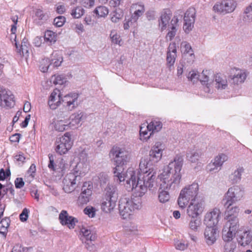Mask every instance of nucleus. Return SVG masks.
Instances as JSON below:
<instances>
[{"label": "nucleus", "instance_id": "9", "mask_svg": "<svg viewBox=\"0 0 252 252\" xmlns=\"http://www.w3.org/2000/svg\"><path fill=\"white\" fill-rule=\"evenodd\" d=\"M240 230V224L226 221L222 230V238L224 242H233L232 240Z\"/></svg>", "mask_w": 252, "mask_h": 252}, {"label": "nucleus", "instance_id": "19", "mask_svg": "<svg viewBox=\"0 0 252 252\" xmlns=\"http://www.w3.org/2000/svg\"><path fill=\"white\" fill-rule=\"evenodd\" d=\"M195 9L193 7H189L185 14L184 29L186 32L191 30L195 21Z\"/></svg>", "mask_w": 252, "mask_h": 252}, {"label": "nucleus", "instance_id": "34", "mask_svg": "<svg viewBox=\"0 0 252 252\" xmlns=\"http://www.w3.org/2000/svg\"><path fill=\"white\" fill-rule=\"evenodd\" d=\"M81 160H82L81 163L83 166L82 170L80 171V174H81V172L82 174H85L88 172L89 169V161L88 160L87 154L85 150L80 153V162H81Z\"/></svg>", "mask_w": 252, "mask_h": 252}, {"label": "nucleus", "instance_id": "58", "mask_svg": "<svg viewBox=\"0 0 252 252\" xmlns=\"http://www.w3.org/2000/svg\"><path fill=\"white\" fill-rule=\"evenodd\" d=\"M94 241V240H89L85 241L86 249L91 252H95L97 250L96 246L92 243V241Z\"/></svg>", "mask_w": 252, "mask_h": 252}, {"label": "nucleus", "instance_id": "60", "mask_svg": "<svg viewBox=\"0 0 252 252\" xmlns=\"http://www.w3.org/2000/svg\"><path fill=\"white\" fill-rule=\"evenodd\" d=\"M35 20H44L45 19V15L44 14L42 10L37 9L35 11Z\"/></svg>", "mask_w": 252, "mask_h": 252}, {"label": "nucleus", "instance_id": "54", "mask_svg": "<svg viewBox=\"0 0 252 252\" xmlns=\"http://www.w3.org/2000/svg\"><path fill=\"white\" fill-rule=\"evenodd\" d=\"M91 195H87L83 192L80 193V203L84 204L89 202L91 199Z\"/></svg>", "mask_w": 252, "mask_h": 252}, {"label": "nucleus", "instance_id": "18", "mask_svg": "<svg viewBox=\"0 0 252 252\" xmlns=\"http://www.w3.org/2000/svg\"><path fill=\"white\" fill-rule=\"evenodd\" d=\"M59 219L62 225L66 226L70 229H73L75 224L78 222V220L69 216L65 210H62L59 214Z\"/></svg>", "mask_w": 252, "mask_h": 252}, {"label": "nucleus", "instance_id": "12", "mask_svg": "<svg viewBox=\"0 0 252 252\" xmlns=\"http://www.w3.org/2000/svg\"><path fill=\"white\" fill-rule=\"evenodd\" d=\"M204 202L202 198L191 201L187 209L188 215L189 217H197L200 215L204 210Z\"/></svg>", "mask_w": 252, "mask_h": 252}, {"label": "nucleus", "instance_id": "47", "mask_svg": "<svg viewBox=\"0 0 252 252\" xmlns=\"http://www.w3.org/2000/svg\"><path fill=\"white\" fill-rule=\"evenodd\" d=\"M110 37L111 38V41L113 43L120 45V42L121 41V37L116 31L112 30L111 31Z\"/></svg>", "mask_w": 252, "mask_h": 252}, {"label": "nucleus", "instance_id": "44", "mask_svg": "<svg viewBox=\"0 0 252 252\" xmlns=\"http://www.w3.org/2000/svg\"><path fill=\"white\" fill-rule=\"evenodd\" d=\"M124 15L123 11L121 9H116L111 16V20L113 23H118L122 19Z\"/></svg>", "mask_w": 252, "mask_h": 252}, {"label": "nucleus", "instance_id": "15", "mask_svg": "<svg viewBox=\"0 0 252 252\" xmlns=\"http://www.w3.org/2000/svg\"><path fill=\"white\" fill-rule=\"evenodd\" d=\"M221 212L219 209L214 208L210 212L207 213L204 219V224L207 227H214L220 220Z\"/></svg>", "mask_w": 252, "mask_h": 252}, {"label": "nucleus", "instance_id": "37", "mask_svg": "<svg viewBox=\"0 0 252 252\" xmlns=\"http://www.w3.org/2000/svg\"><path fill=\"white\" fill-rule=\"evenodd\" d=\"M190 218L191 219L189 222V227L193 231H197L201 225V220L197 217Z\"/></svg>", "mask_w": 252, "mask_h": 252}, {"label": "nucleus", "instance_id": "52", "mask_svg": "<svg viewBox=\"0 0 252 252\" xmlns=\"http://www.w3.org/2000/svg\"><path fill=\"white\" fill-rule=\"evenodd\" d=\"M200 74L195 70L190 71L188 75V78L189 81L195 82L199 80Z\"/></svg>", "mask_w": 252, "mask_h": 252}, {"label": "nucleus", "instance_id": "8", "mask_svg": "<svg viewBox=\"0 0 252 252\" xmlns=\"http://www.w3.org/2000/svg\"><path fill=\"white\" fill-rule=\"evenodd\" d=\"M143 125L140 129L141 139L143 141L148 140L153 133L159 131L162 127L161 122L156 119L152 120L147 125Z\"/></svg>", "mask_w": 252, "mask_h": 252}, {"label": "nucleus", "instance_id": "17", "mask_svg": "<svg viewBox=\"0 0 252 252\" xmlns=\"http://www.w3.org/2000/svg\"><path fill=\"white\" fill-rule=\"evenodd\" d=\"M224 206L227 208L225 213L224 220H225L226 221L231 222L236 221V223H239V220L238 218V215L240 211L239 206L229 205L226 203V202H225Z\"/></svg>", "mask_w": 252, "mask_h": 252}, {"label": "nucleus", "instance_id": "6", "mask_svg": "<svg viewBox=\"0 0 252 252\" xmlns=\"http://www.w3.org/2000/svg\"><path fill=\"white\" fill-rule=\"evenodd\" d=\"M199 185L197 182L186 185L180 191L178 199V203L181 208H185L189 201L200 198L198 196Z\"/></svg>", "mask_w": 252, "mask_h": 252}, {"label": "nucleus", "instance_id": "49", "mask_svg": "<svg viewBox=\"0 0 252 252\" xmlns=\"http://www.w3.org/2000/svg\"><path fill=\"white\" fill-rule=\"evenodd\" d=\"M96 211L95 208L91 206H88L83 210V212L89 218H93L95 216Z\"/></svg>", "mask_w": 252, "mask_h": 252}, {"label": "nucleus", "instance_id": "13", "mask_svg": "<svg viewBox=\"0 0 252 252\" xmlns=\"http://www.w3.org/2000/svg\"><path fill=\"white\" fill-rule=\"evenodd\" d=\"M236 2L234 0H223L216 3L213 7L216 12L226 13L233 12L236 7Z\"/></svg>", "mask_w": 252, "mask_h": 252}, {"label": "nucleus", "instance_id": "61", "mask_svg": "<svg viewBox=\"0 0 252 252\" xmlns=\"http://www.w3.org/2000/svg\"><path fill=\"white\" fill-rule=\"evenodd\" d=\"M95 0H82L81 4L85 7L89 8L94 5Z\"/></svg>", "mask_w": 252, "mask_h": 252}, {"label": "nucleus", "instance_id": "57", "mask_svg": "<svg viewBox=\"0 0 252 252\" xmlns=\"http://www.w3.org/2000/svg\"><path fill=\"white\" fill-rule=\"evenodd\" d=\"M65 22V18L64 16H60L55 18L54 20V25L58 27H61L63 25Z\"/></svg>", "mask_w": 252, "mask_h": 252}, {"label": "nucleus", "instance_id": "7", "mask_svg": "<svg viewBox=\"0 0 252 252\" xmlns=\"http://www.w3.org/2000/svg\"><path fill=\"white\" fill-rule=\"evenodd\" d=\"M245 195L244 188L240 185L230 187L224 196L223 200L229 205H232L240 201Z\"/></svg>", "mask_w": 252, "mask_h": 252}, {"label": "nucleus", "instance_id": "48", "mask_svg": "<svg viewBox=\"0 0 252 252\" xmlns=\"http://www.w3.org/2000/svg\"><path fill=\"white\" fill-rule=\"evenodd\" d=\"M223 252H234L236 246L234 242H224Z\"/></svg>", "mask_w": 252, "mask_h": 252}, {"label": "nucleus", "instance_id": "31", "mask_svg": "<svg viewBox=\"0 0 252 252\" xmlns=\"http://www.w3.org/2000/svg\"><path fill=\"white\" fill-rule=\"evenodd\" d=\"M54 128L56 131L62 132L67 129L68 127V121L67 119H60L58 118L54 122Z\"/></svg>", "mask_w": 252, "mask_h": 252}, {"label": "nucleus", "instance_id": "64", "mask_svg": "<svg viewBox=\"0 0 252 252\" xmlns=\"http://www.w3.org/2000/svg\"><path fill=\"white\" fill-rule=\"evenodd\" d=\"M134 22L132 20V17L131 16V18L128 19H126L125 20L124 23V28L125 30H128L130 26L132 25V23H134Z\"/></svg>", "mask_w": 252, "mask_h": 252}, {"label": "nucleus", "instance_id": "14", "mask_svg": "<svg viewBox=\"0 0 252 252\" xmlns=\"http://www.w3.org/2000/svg\"><path fill=\"white\" fill-rule=\"evenodd\" d=\"M14 96L11 92L0 85V106L11 108L14 105Z\"/></svg>", "mask_w": 252, "mask_h": 252}, {"label": "nucleus", "instance_id": "50", "mask_svg": "<svg viewBox=\"0 0 252 252\" xmlns=\"http://www.w3.org/2000/svg\"><path fill=\"white\" fill-rule=\"evenodd\" d=\"M97 178L98 179L101 185H105L109 181V177L108 174L105 172L98 174Z\"/></svg>", "mask_w": 252, "mask_h": 252}, {"label": "nucleus", "instance_id": "40", "mask_svg": "<svg viewBox=\"0 0 252 252\" xmlns=\"http://www.w3.org/2000/svg\"><path fill=\"white\" fill-rule=\"evenodd\" d=\"M10 220L8 218H5L1 220L0 222V233L5 237L7 228L9 225Z\"/></svg>", "mask_w": 252, "mask_h": 252}, {"label": "nucleus", "instance_id": "29", "mask_svg": "<svg viewBox=\"0 0 252 252\" xmlns=\"http://www.w3.org/2000/svg\"><path fill=\"white\" fill-rule=\"evenodd\" d=\"M247 73L245 70L237 69L232 78V82L237 85L241 84L245 81Z\"/></svg>", "mask_w": 252, "mask_h": 252}, {"label": "nucleus", "instance_id": "3", "mask_svg": "<svg viewBox=\"0 0 252 252\" xmlns=\"http://www.w3.org/2000/svg\"><path fill=\"white\" fill-rule=\"evenodd\" d=\"M114 161L116 163L117 166L113 169V173L115 177L117 178V181L120 183L126 181L125 184L126 187L127 189H131L130 188L127 187V179L125 177L127 173L123 172V168L122 165L126 164L130 159V154L129 152L124 147L115 146L112 148L110 151ZM131 189H132L131 188Z\"/></svg>", "mask_w": 252, "mask_h": 252}, {"label": "nucleus", "instance_id": "63", "mask_svg": "<svg viewBox=\"0 0 252 252\" xmlns=\"http://www.w3.org/2000/svg\"><path fill=\"white\" fill-rule=\"evenodd\" d=\"M35 171L36 166L34 164H32L27 172V175H28V176L32 179H33L34 176V173Z\"/></svg>", "mask_w": 252, "mask_h": 252}, {"label": "nucleus", "instance_id": "45", "mask_svg": "<svg viewBox=\"0 0 252 252\" xmlns=\"http://www.w3.org/2000/svg\"><path fill=\"white\" fill-rule=\"evenodd\" d=\"M66 78L64 75H55L52 77V80L55 85H63L66 82Z\"/></svg>", "mask_w": 252, "mask_h": 252}, {"label": "nucleus", "instance_id": "33", "mask_svg": "<svg viewBox=\"0 0 252 252\" xmlns=\"http://www.w3.org/2000/svg\"><path fill=\"white\" fill-rule=\"evenodd\" d=\"M171 19V15L166 12H163L158 20V25L161 31L165 30L168 26L169 20Z\"/></svg>", "mask_w": 252, "mask_h": 252}, {"label": "nucleus", "instance_id": "51", "mask_svg": "<svg viewBox=\"0 0 252 252\" xmlns=\"http://www.w3.org/2000/svg\"><path fill=\"white\" fill-rule=\"evenodd\" d=\"M244 19L247 21H252V3L246 7L244 11Z\"/></svg>", "mask_w": 252, "mask_h": 252}, {"label": "nucleus", "instance_id": "21", "mask_svg": "<svg viewBox=\"0 0 252 252\" xmlns=\"http://www.w3.org/2000/svg\"><path fill=\"white\" fill-rule=\"evenodd\" d=\"M205 242L208 246H212L216 241L218 237V231L216 228L207 227L204 232Z\"/></svg>", "mask_w": 252, "mask_h": 252}, {"label": "nucleus", "instance_id": "38", "mask_svg": "<svg viewBox=\"0 0 252 252\" xmlns=\"http://www.w3.org/2000/svg\"><path fill=\"white\" fill-rule=\"evenodd\" d=\"M202 153L200 150H195L187 153V158L191 162H196L201 158Z\"/></svg>", "mask_w": 252, "mask_h": 252}, {"label": "nucleus", "instance_id": "41", "mask_svg": "<svg viewBox=\"0 0 252 252\" xmlns=\"http://www.w3.org/2000/svg\"><path fill=\"white\" fill-rule=\"evenodd\" d=\"M98 18L105 17L107 16L109 13V10L107 7L104 6H99L96 7L94 11Z\"/></svg>", "mask_w": 252, "mask_h": 252}, {"label": "nucleus", "instance_id": "16", "mask_svg": "<svg viewBox=\"0 0 252 252\" xmlns=\"http://www.w3.org/2000/svg\"><path fill=\"white\" fill-rule=\"evenodd\" d=\"M78 172L70 173L63 180V189L66 193H70L76 187V180L78 177Z\"/></svg>", "mask_w": 252, "mask_h": 252}, {"label": "nucleus", "instance_id": "39", "mask_svg": "<svg viewBox=\"0 0 252 252\" xmlns=\"http://www.w3.org/2000/svg\"><path fill=\"white\" fill-rule=\"evenodd\" d=\"M44 40L50 44H54L57 41V34L51 31H47L44 34Z\"/></svg>", "mask_w": 252, "mask_h": 252}, {"label": "nucleus", "instance_id": "30", "mask_svg": "<svg viewBox=\"0 0 252 252\" xmlns=\"http://www.w3.org/2000/svg\"><path fill=\"white\" fill-rule=\"evenodd\" d=\"M178 22V19L177 17H174L171 22L170 25H168V27L171 30L168 32L166 39L167 41L171 40L175 36L177 32V23Z\"/></svg>", "mask_w": 252, "mask_h": 252}, {"label": "nucleus", "instance_id": "2", "mask_svg": "<svg viewBox=\"0 0 252 252\" xmlns=\"http://www.w3.org/2000/svg\"><path fill=\"white\" fill-rule=\"evenodd\" d=\"M183 161L181 156L176 157L158 175L160 183L158 197L160 202L168 201L170 199L169 190H174L179 187L182 177L181 170Z\"/></svg>", "mask_w": 252, "mask_h": 252}, {"label": "nucleus", "instance_id": "22", "mask_svg": "<svg viewBox=\"0 0 252 252\" xmlns=\"http://www.w3.org/2000/svg\"><path fill=\"white\" fill-rule=\"evenodd\" d=\"M181 51L184 54L185 60L189 59L187 62L192 64L194 60V55L190 44L187 41H183L181 44Z\"/></svg>", "mask_w": 252, "mask_h": 252}, {"label": "nucleus", "instance_id": "55", "mask_svg": "<svg viewBox=\"0 0 252 252\" xmlns=\"http://www.w3.org/2000/svg\"><path fill=\"white\" fill-rule=\"evenodd\" d=\"M50 60L48 59H44L42 60L41 65L40 66V70L43 72H46L48 71L50 66L49 64Z\"/></svg>", "mask_w": 252, "mask_h": 252}, {"label": "nucleus", "instance_id": "36", "mask_svg": "<svg viewBox=\"0 0 252 252\" xmlns=\"http://www.w3.org/2000/svg\"><path fill=\"white\" fill-rule=\"evenodd\" d=\"M80 232L82 233V237H83V238H81V240L83 242H84V241L95 240L96 238L95 235L92 234L91 231L87 228L82 227L81 229L80 233Z\"/></svg>", "mask_w": 252, "mask_h": 252}, {"label": "nucleus", "instance_id": "43", "mask_svg": "<svg viewBox=\"0 0 252 252\" xmlns=\"http://www.w3.org/2000/svg\"><path fill=\"white\" fill-rule=\"evenodd\" d=\"M228 157L227 156L224 154H221L217 156L215 159H214V164L217 165V166L220 167L223 163L227 160Z\"/></svg>", "mask_w": 252, "mask_h": 252}, {"label": "nucleus", "instance_id": "26", "mask_svg": "<svg viewBox=\"0 0 252 252\" xmlns=\"http://www.w3.org/2000/svg\"><path fill=\"white\" fill-rule=\"evenodd\" d=\"M63 98L59 90L55 89L51 93L48 101V104L51 109H55L61 104Z\"/></svg>", "mask_w": 252, "mask_h": 252}, {"label": "nucleus", "instance_id": "53", "mask_svg": "<svg viewBox=\"0 0 252 252\" xmlns=\"http://www.w3.org/2000/svg\"><path fill=\"white\" fill-rule=\"evenodd\" d=\"M12 20L14 23V24L12 25L11 29V38H13L14 41H16V35H15V32L16 31V24L18 21V18L17 17H13L12 18Z\"/></svg>", "mask_w": 252, "mask_h": 252}, {"label": "nucleus", "instance_id": "5", "mask_svg": "<svg viewBox=\"0 0 252 252\" xmlns=\"http://www.w3.org/2000/svg\"><path fill=\"white\" fill-rule=\"evenodd\" d=\"M119 198V191L117 187L108 184L104 189V196L101 204L102 210L106 213L113 211Z\"/></svg>", "mask_w": 252, "mask_h": 252}, {"label": "nucleus", "instance_id": "59", "mask_svg": "<svg viewBox=\"0 0 252 252\" xmlns=\"http://www.w3.org/2000/svg\"><path fill=\"white\" fill-rule=\"evenodd\" d=\"M30 211L27 208H24L19 216L20 220L22 222L26 221L28 217Z\"/></svg>", "mask_w": 252, "mask_h": 252}, {"label": "nucleus", "instance_id": "35", "mask_svg": "<svg viewBox=\"0 0 252 252\" xmlns=\"http://www.w3.org/2000/svg\"><path fill=\"white\" fill-rule=\"evenodd\" d=\"M63 61V58L61 54L57 52H54L52 55L50 65H52L54 67H58L60 66Z\"/></svg>", "mask_w": 252, "mask_h": 252}, {"label": "nucleus", "instance_id": "46", "mask_svg": "<svg viewBox=\"0 0 252 252\" xmlns=\"http://www.w3.org/2000/svg\"><path fill=\"white\" fill-rule=\"evenodd\" d=\"M79 126V115L74 114L71 116V121L68 122V127L72 129L77 128Z\"/></svg>", "mask_w": 252, "mask_h": 252}, {"label": "nucleus", "instance_id": "20", "mask_svg": "<svg viewBox=\"0 0 252 252\" xmlns=\"http://www.w3.org/2000/svg\"><path fill=\"white\" fill-rule=\"evenodd\" d=\"M238 244L246 247L252 243V231L251 229H246L238 235L237 238Z\"/></svg>", "mask_w": 252, "mask_h": 252}, {"label": "nucleus", "instance_id": "25", "mask_svg": "<svg viewBox=\"0 0 252 252\" xmlns=\"http://www.w3.org/2000/svg\"><path fill=\"white\" fill-rule=\"evenodd\" d=\"M145 11L144 5L141 3L132 4L130 7L132 20L134 22H136L138 18L144 14Z\"/></svg>", "mask_w": 252, "mask_h": 252}, {"label": "nucleus", "instance_id": "23", "mask_svg": "<svg viewBox=\"0 0 252 252\" xmlns=\"http://www.w3.org/2000/svg\"><path fill=\"white\" fill-rule=\"evenodd\" d=\"M212 86L218 90L226 89L228 87V82L226 77L220 74H217L213 77Z\"/></svg>", "mask_w": 252, "mask_h": 252}, {"label": "nucleus", "instance_id": "62", "mask_svg": "<svg viewBox=\"0 0 252 252\" xmlns=\"http://www.w3.org/2000/svg\"><path fill=\"white\" fill-rule=\"evenodd\" d=\"M14 183L17 189H21L25 185V182L22 178H17L15 180Z\"/></svg>", "mask_w": 252, "mask_h": 252}, {"label": "nucleus", "instance_id": "32", "mask_svg": "<svg viewBox=\"0 0 252 252\" xmlns=\"http://www.w3.org/2000/svg\"><path fill=\"white\" fill-rule=\"evenodd\" d=\"M15 46L16 48L17 49V52L23 56L28 57L29 56V51L30 50V44L28 42V39L26 38H24L21 43V46L20 49H18V45L17 41H15Z\"/></svg>", "mask_w": 252, "mask_h": 252}, {"label": "nucleus", "instance_id": "27", "mask_svg": "<svg viewBox=\"0 0 252 252\" xmlns=\"http://www.w3.org/2000/svg\"><path fill=\"white\" fill-rule=\"evenodd\" d=\"M243 167L238 166L228 176V181L231 184L239 183L242 179V175L244 173Z\"/></svg>", "mask_w": 252, "mask_h": 252}, {"label": "nucleus", "instance_id": "10", "mask_svg": "<svg viewBox=\"0 0 252 252\" xmlns=\"http://www.w3.org/2000/svg\"><path fill=\"white\" fill-rule=\"evenodd\" d=\"M213 77V74L211 70H203L200 74L199 81L204 86V91L206 93L212 94L214 92V87L212 86Z\"/></svg>", "mask_w": 252, "mask_h": 252}, {"label": "nucleus", "instance_id": "28", "mask_svg": "<svg viewBox=\"0 0 252 252\" xmlns=\"http://www.w3.org/2000/svg\"><path fill=\"white\" fill-rule=\"evenodd\" d=\"M177 48L175 43H171L169 44L167 52V64L169 67L174 65L177 57Z\"/></svg>", "mask_w": 252, "mask_h": 252}, {"label": "nucleus", "instance_id": "11", "mask_svg": "<svg viewBox=\"0 0 252 252\" xmlns=\"http://www.w3.org/2000/svg\"><path fill=\"white\" fill-rule=\"evenodd\" d=\"M72 144L70 137L65 133L63 136L57 140L55 150L61 155L65 154L71 148Z\"/></svg>", "mask_w": 252, "mask_h": 252}, {"label": "nucleus", "instance_id": "1", "mask_svg": "<svg viewBox=\"0 0 252 252\" xmlns=\"http://www.w3.org/2000/svg\"><path fill=\"white\" fill-rule=\"evenodd\" d=\"M164 149L162 142H156L150 151L149 157L141 159L138 169L132 167L127 169L125 177L128 183L127 187L135 188L139 195H144L148 189L150 190L156 186V171L153 164L161 159Z\"/></svg>", "mask_w": 252, "mask_h": 252}, {"label": "nucleus", "instance_id": "4", "mask_svg": "<svg viewBox=\"0 0 252 252\" xmlns=\"http://www.w3.org/2000/svg\"><path fill=\"white\" fill-rule=\"evenodd\" d=\"M134 190L136 196L133 198H129L126 197H122L119 200V209L120 215L124 219H126L136 210H139L142 207V199L141 197L143 195L140 196L137 194L135 188L129 189Z\"/></svg>", "mask_w": 252, "mask_h": 252}, {"label": "nucleus", "instance_id": "24", "mask_svg": "<svg viewBox=\"0 0 252 252\" xmlns=\"http://www.w3.org/2000/svg\"><path fill=\"white\" fill-rule=\"evenodd\" d=\"M78 94L76 93H72L65 95L62 99V101L70 110H72L77 107L78 105Z\"/></svg>", "mask_w": 252, "mask_h": 252}, {"label": "nucleus", "instance_id": "42", "mask_svg": "<svg viewBox=\"0 0 252 252\" xmlns=\"http://www.w3.org/2000/svg\"><path fill=\"white\" fill-rule=\"evenodd\" d=\"M93 184L91 181L85 182L83 183L81 187V191L87 195H91L93 194Z\"/></svg>", "mask_w": 252, "mask_h": 252}, {"label": "nucleus", "instance_id": "56", "mask_svg": "<svg viewBox=\"0 0 252 252\" xmlns=\"http://www.w3.org/2000/svg\"><path fill=\"white\" fill-rule=\"evenodd\" d=\"M175 248L180 251H184L187 249L188 247V244L185 243L182 241H177L175 243Z\"/></svg>", "mask_w": 252, "mask_h": 252}]
</instances>
